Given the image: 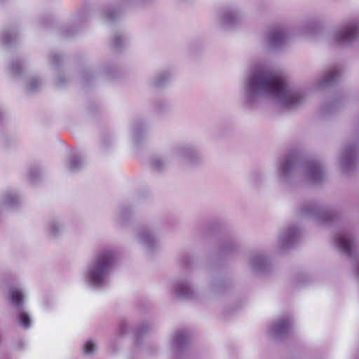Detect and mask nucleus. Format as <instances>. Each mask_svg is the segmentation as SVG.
<instances>
[{"mask_svg":"<svg viewBox=\"0 0 359 359\" xmlns=\"http://www.w3.org/2000/svg\"><path fill=\"white\" fill-rule=\"evenodd\" d=\"M309 90L291 85L282 76L263 67L252 68L243 82V104L256 109L269 97L275 99L283 108L293 111L306 102Z\"/></svg>","mask_w":359,"mask_h":359,"instance_id":"1","label":"nucleus"},{"mask_svg":"<svg viewBox=\"0 0 359 359\" xmlns=\"http://www.w3.org/2000/svg\"><path fill=\"white\" fill-rule=\"evenodd\" d=\"M300 172L304 179L313 184L321 183L325 177L324 165L316 159L302 161L295 154H289L278 160L276 165V177L279 183L289 184Z\"/></svg>","mask_w":359,"mask_h":359,"instance_id":"2","label":"nucleus"},{"mask_svg":"<svg viewBox=\"0 0 359 359\" xmlns=\"http://www.w3.org/2000/svg\"><path fill=\"white\" fill-rule=\"evenodd\" d=\"M116 260V251L107 247L97 251L86 267L84 280L91 287H104L109 279Z\"/></svg>","mask_w":359,"mask_h":359,"instance_id":"3","label":"nucleus"},{"mask_svg":"<svg viewBox=\"0 0 359 359\" xmlns=\"http://www.w3.org/2000/svg\"><path fill=\"white\" fill-rule=\"evenodd\" d=\"M0 43L3 48L11 52L7 63L9 76L14 79H20L22 74V57L21 53H16L20 43V23L11 22L0 30Z\"/></svg>","mask_w":359,"mask_h":359,"instance_id":"4","label":"nucleus"},{"mask_svg":"<svg viewBox=\"0 0 359 359\" xmlns=\"http://www.w3.org/2000/svg\"><path fill=\"white\" fill-rule=\"evenodd\" d=\"M332 244L339 253L351 259L353 270L359 279V250L353 234L347 229H340L333 237Z\"/></svg>","mask_w":359,"mask_h":359,"instance_id":"5","label":"nucleus"},{"mask_svg":"<svg viewBox=\"0 0 359 359\" xmlns=\"http://www.w3.org/2000/svg\"><path fill=\"white\" fill-rule=\"evenodd\" d=\"M299 214L302 217L322 224L337 220L340 216L335 209L316 201L303 203L299 208Z\"/></svg>","mask_w":359,"mask_h":359,"instance_id":"6","label":"nucleus"},{"mask_svg":"<svg viewBox=\"0 0 359 359\" xmlns=\"http://www.w3.org/2000/svg\"><path fill=\"white\" fill-rule=\"evenodd\" d=\"M332 40L334 44L340 46H350L358 41L359 20L352 19L343 23L334 32Z\"/></svg>","mask_w":359,"mask_h":359,"instance_id":"7","label":"nucleus"},{"mask_svg":"<svg viewBox=\"0 0 359 359\" xmlns=\"http://www.w3.org/2000/svg\"><path fill=\"white\" fill-rule=\"evenodd\" d=\"M244 19V12L237 4L226 6L217 12L216 16L217 23L222 29L235 27L242 24Z\"/></svg>","mask_w":359,"mask_h":359,"instance_id":"8","label":"nucleus"},{"mask_svg":"<svg viewBox=\"0 0 359 359\" xmlns=\"http://www.w3.org/2000/svg\"><path fill=\"white\" fill-rule=\"evenodd\" d=\"M359 163V143L348 142L340 152L339 165L345 175L351 174Z\"/></svg>","mask_w":359,"mask_h":359,"instance_id":"9","label":"nucleus"},{"mask_svg":"<svg viewBox=\"0 0 359 359\" xmlns=\"http://www.w3.org/2000/svg\"><path fill=\"white\" fill-rule=\"evenodd\" d=\"M288 30L282 25L269 28L265 33L264 46L271 51L280 50L287 43Z\"/></svg>","mask_w":359,"mask_h":359,"instance_id":"10","label":"nucleus"},{"mask_svg":"<svg viewBox=\"0 0 359 359\" xmlns=\"http://www.w3.org/2000/svg\"><path fill=\"white\" fill-rule=\"evenodd\" d=\"M172 154L182 162L189 166L201 163V158L196 149L189 144L179 145L172 150Z\"/></svg>","mask_w":359,"mask_h":359,"instance_id":"11","label":"nucleus"},{"mask_svg":"<svg viewBox=\"0 0 359 359\" xmlns=\"http://www.w3.org/2000/svg\"><path fill=\"white\" fill-rule=\"evenodd\" d=\"M301 231L295 225H288L283 229L278 236V248L287 250L293 248L299 241Z\"/></svg>","mask_w":359,"mask_h":359,"instance_id":"12","label":"nucleus"},{"mask_svg":"<svg viewBox=\"0 0 359 359\" xmlns=\"http://www.w3.org/2000/svg\"><path fill=\"white\" fill-rule=\"evenodd\" d=\"M6 299L10 307L18 316V323L22 326V289L19 286H9Z\"/></svg>","mask_w":359,"mask_h":359,"instance_id":"13","label":"nucleus"},{"mask_svg":"<svg viewBox=\"0 0 359 359\" xmlns=\"http://www.w3.org/2000/svg\"><path fill=\"white\" fill-rule=\"evenodd\" d=\"M292 323V318L289 315L280 317L271 324L269 333L276 339H284L288 335Z\"/></svg>","mask_w":359,"mask_h":359,"instance_id":"14","label":"nucleus"},{"mask_svg":"<svg viewBox=\"0 0 359 359\" xmlns=\"http://www.w3.org/2000/svg\"><path fill=\"white\" fill-rule=\"evenodd\" d=\"M248 264L252 273L262 274L270 268V262L265 254L260 252H252L248 258Z\"/></svg>","mask_w":359,"mask_h":359,"instance_id":"15","label":"nucleus"},{"mask_svg":"<svg viewBox=\"0 0 359 359\" xmlns=\"http://www.w3.org/2000/svg\"><path fill=\"white\" fill-rule=\"evenodd\" d=\"M137 240L149 252H152L158 247V240L154 231L149 227H143L140 229Z\"/></svg>","mask_w":359,"mask_h":359,"instance_id":"16","label":"nucleus"},{"mask_svg":"<svg viewBox=\"0 0 359 359\" xmlns=\"http://www.w3.org/2000/svg\"><path fill=\"white\" fill-rule=\"evenodd\" d=\"M341 71L338 67H332L327 69L316 82L318 88L330 86L337 82L341 76Z\"/></svg>","mask_w":359,"mask_h":359,"instance_id":"17","label":"nucleus"},{"mask_svg":"<svg viewBox=\"0 0 359 359\" xmlns=\"http://www.w3.org/2000/svg\"><path fill=\"white\" fill-rule=\"evenodd\" d=\"M175 292L178 298L194 299L195 291L187 280H179L175 285Z\"/></svg>","mask_w":359,"mask_h":359,"instance_id":"18","label":"nucleus"},{"mask_svg":"<svg viewBox=\"0 0 359 359\" xmlns=\"http://www.w3.org/2000/svg\"><path fill=\"white\" fill-rule=\"evenodd\" d=\"M189 341V334L187 330H179L175 334L172 339V346L177 351H183Z\"/></svg>","mask_w":359,"mask_h":359,"instance_id":"19","label":"nucleus"},{"mask_svg":"<svg viewBox=\"0 0 359 359\" xmlns=\"http://www.w3.org/2000/svg\"><path fill=\"white\" fill-rule=\"evenodd\" d=\"M63 230V225L57 219H51L46 225L47 233L53 238H57L62 234Z\"/></svg>","mask_w":359,"mask_h":359,"instance_id":"20","label":"nucleus"},{"mask_svg":"<svg viewBox=\"0 0 359 359\" xmlns=\"http://www.w3.org/2000/svg\"><path fill=\"white\" fill-rule=\"evenodd\" d=\"M84 165L83 156L80 153H73L68 158V169L72 171H78Z\"/></svg>","mask_w":359,"mask_h":359,"instance_id":"21","label":"nucleus"},{"mask_svg":"<svg viewBox=\"0 0 359 359\" xmlns=\"http://www.w3.org/2000/svg\"><path fill=\"white\" fill-rule=\"evenodd\" d=\"M132 130L133 139L135 142L138 143L147 131V125L142 120L137 121L133 124Z\"/></svg>","mask_w":359,"mask_h":359,"instance_id":"22","label":"nucleus"},{"mask_svg":"<svg viewBox=\"0 0 359 359\" xmlns=\"http://www.w3.org/2000/svg\"><path fill=\"white\" fill-rule=\"evenodd\" d=\"M239 249V245L233 240L224 241L219 248L220 252L224 255H231Z\"/></svg>","mask_w":359,"mask_h":359,"instance_id":"23","label":"nucleus"},{"mask_svg":"<svg viewBox=\"0 0 359 359\" xmlns=\"http://www.w3.org/2000/svg\"><path fill=\"white\" fill-rule=\"evenodd\" d=\"M171 78V73L165 71L157 74L152 79L151 85L154 87H162L169 82Z\"/></svg>","mask_w":359,"mask_h":359,"instance_id":"24","label":"nucleus"},{"mask_svg":"<svg viewBox=\"0 0 359 359\" xmlns=\"http://www.w3.org/2000/svg\"><path fill=\"white\" fill-rule=\"evenodd\" d=\"M122 13L123 11L119 6L117 8L109 7L104 13V18L107 21L113 22L121 16Z\"/></svg>","mask_w":359,"mask_h":359,"instance_id":"25","label":"nucleus"},{"mask_svg":"<svg viewBox=\"0 0 359 359\" xmlns=\"http://www.w3.org/2000/svg\"><path fill=\"white\" fill-rule=\"evenodd\" d=\"M126 43V38L122 33H116L113 37V46L115 49L119 50Z\"/></svg>","mask_w":359,"mask_h":359,"instance_id":"26","label":"nucleus"},{"mask_svg":"<svg viewBox=\"0 0 359 359\" xmlns=\"http://www.w3.org/2000/svg\"><path fill=\"white\" fill-rule=\"evenodd\" d=\"M151 165L156 170L161 171L166 166V161L160 156H154L151 160Z\"/></svg>","mask_w":359,"mask_h":359,"instance_id":"27","label":"nucleus"},{"mask_svg":"<svg viewBox=\"0 0 359 359\" xmlns=\"http://www.w3.org/2000/svg\"><path fill=\"white\" fill-rule=\"evenodd\" d=\"M29 180L31 183H36L42 177V172L39 168H30L28 171Z\"/></svg>","mask_w":359,"mask_h":359,"instance_id":"28","label":"nucleus"},{"mask_svg":"<svg viewBox=\"0 0 359 359\" xmlns=\"http://www.w3.org/2000/svg\"><path fill=\"white\" fill-rule=\"evenodd\" d=\"M50 61L54 69L57 71L63 61L62 56L59 55L57 53H52L50 56Z\"/></svg>","mask_w":359,"mask_h":359,"instance_id":"29","label":"nucleus"},{"mask_svg":"<svg viewBox=\"0 0 359 359\" xmlns=\"http://www.w3.org/2000/svg\"><path fill=\"white\" fill-rule=\"evenodd\" d=\"M315 27V21L309 20L304 22L302 27L301 33L302 34L309 35L312 33Z\"/></svg>","mask_w":359,"mask_h":359,"instance_id":"30","label":"nucleus"},{"mask_svg":"<svg viewBox=\"0 0 359 359\" xmlns=\"http://www.w3.org/2000/svg\"><path fill=\"white\" fill-rule=\"evenodd\" d=\"M263 178V174L260 172L256 171L250 175L249 181L252 186L256 187L262 182Z\"/></svg>","mask_w":359,"mask_h":359,"instance_id":"31","label":"nucleus"},{"mask_svg":"<svg viewBox=\"0 0 359 359\" xmlns=\"http://www.w3.org/2000/svg\"><path fill=\"white\" fill-rule=\"evenodd\" d=\"M40 86L41 82L36 77H32L27 81V90L30 93L35 92Z\"/></svg>","mask_w":359,"mask_h":359,"instance_id":"32","label":"nucleus"},{"mask_svg":"<svg viewBox=\"0 0 359 359\" xmlns=\"http://www.w3.org/2000/svg\"><path fill=\"white\" fill-rule=\"evenodd\" d=\"M132 215V210L128 205H122L120 207V219L122 222L127 220Z\"/></svg>","mask_w":359,"mask_h":359,"instance_id":"33","label":"nucleus"},{"mask_svg":"<svg viewBox=\"0 0 359 359\" xmlns=\"http://www.w3.org/2000/svg\"><path fill=\"white\" fill-rule=\"evenodd\" d=\"M96 348L95 344L91 341H87L83 346V351L85 355H91L94 353Z\"/></svg>","mask_w":359,"mask_h":359,"instance_id":"34","label":"nucleus"},{"mask_svg":"<svg viewBox=\"0 0 359 359\" xmlns=\"http://www.w3.org/2000/svg\"><path fill=\"white\" fill-rule=\"evenodd\" d=\"M151 323L149 322H144L141 323L137 329L136 335L137 337H140L144 335L147 330L151 328Z\"/></svg>","mask_w":359,"mask_h":359,"instance_id":"35","label":"nucleus"},{"mask_svg":"<svg viewBox=\"0 0 359 359\" xmlns=\"http://www.w3.org/2000/svg\"><path fill=\"white\" fill-rule=\"evenodd\" d=\"M123 4L126 6H140L146 5L150 2H151L153 0H123Z\"/></svg>","mask_w":359,"mask_h":359,"instance_id":"36","label":"nucleus"},{"mask_svg":"<svg viewBox=\"0 0 359 359\" xmlns=\"http://www.w3.org/2000/svg\"><path fill=\"white\" fill-rule=\"evenodd\" d=\"M338 104V101L334 100L333 102L329 104H325L323 107L322 110L324 114H330L335 109Z\"/></svg>","mask_w":359,"mask_h":359,"instance_id":"37","label":"nucleus"},{"mask_svg":"<svg viewBox=\"0 0 359 359\" xmlns=\"http://www.w3.org/2000/svg\"><path fill=\"white\" fill-rule=\"evenodd\" d=\"M32 320L30 317V316L24 311V316H23V326L24 330L29 329L32 327Z\"/></svg>","mask_w":359,"mask_h":359,"instance_id":"38","label":"nucleus"},{"mask_svg":"<svg viewBox=\"0 0 359 359\" xmlns=\"http://www.w3.org/2000/svg\"><path fill=\"white\" fill-rule=\"evenodd\" d=\"M0 140L2 142V144H4L5 146H8L10 143H12L13 142V139H11V141L9 142L8 140L7 135L4 132L1 133L0 134Z\"/></svg>","mask_w":359,"mask_h":359,"instance_id":"39","label":"nucleus"},{"mask_svg":"<svg viewBox=\"0 0 359 359\" xmlns=\"http://www.w3.org/2000/svg\"><path fill=\"white\" fill-rule=\"evenodd\" d=\"M65 79L61 74H58L56 76L55 85L57 86H62L65 83Z\"/></svg>","mask_w":359,"mask_h":359,"instance_id":"40","label":"nucleus"},{"mask_svg":"<svg viewBox=\"0 0 359 359\" xmlns=\"http://www.w3.org/2000/svg\"><path fill=\"white\" fill-rule=\"evenodd\" d=\"M91 75H92V72L90 70L85 71L82 74V80L83 81V82L86 83H88V81H89L88 76H90Z\"/></svg>","mask_w":359,"mask_h":359,"instance_id":"41","label":"nucleus"},{"mask_svg":"<svg viewBox=\"0 0 359 359\" xmlns=\"http://www.w3.org/2000/svg\"><path fill=\"white\" fill-rule=\"evenodd\" d=\"M4 121V109L1 104H0V126Z\"/></svg>","mask_w":359,"mask_h":359,"instance_id":"42","label":"nucleus"},{"mask_svg":"<svg viewBox=\"0 0 359 359\" xmlns=\"http://www.w3.org/2000/svg\"><path fill=\"white\" fill-rule=\"evenodd\" d=\"M155 106L158 110H162L165 108L166 103L164 101H161L159 103H156Z\"/></svg>","mask_w":359,"mask_h":359,"instance_id":"43","label":"nucleus"},{"mask_svg":"<svg viewBox=\"0 0 359 359\" xmlns=\"http://www.w3.org/2000/svg\"><path fill=\"white\" fill-rule=\"evenodd\" d=\"M62 34L65 37H69L72 36V32L71 31V33H69V32L63 31Z\"/></svg>","mask_w":359,"mask_h":359,"instance_id":"44","label":"nucleus"},{"mask_svg":"<svg viewBox=\"0 0 359 359\" xmlns=\"http://www.w3.org/2000/svg\"><path fill=\"white\" fill-rule=\"evenodd\" d=\"M212 283H225V281L223 279L217 278V279L215 280Z\"/></svg>","mask_w":359,"mask_h":359,"instance_id":"45","label":"nucleus"},{"mask_svg":"<svg viewBox=\"0 0 359 359\" xmlns=\"http://www.w3.org/2000/svg\"><path fill=\"white\" fill-rule=\"evenodd\" d=\"M355 130H356L357 134L359 136V120L358 121V122L355 124Z\"/></svg>","mask_w":359,"mask_h":359,"instance_id":"46","label":"nucleus"},{"mask_svg":"<svg viewBox=\"0 0 359 359\" xmlns=\"http://www.w3.org/2000/svg\"><path fill=\"white\" fill-rule=\"evenodd\" d=\"M4 1V0H0V2H1V1Z\"/></svg>","mask_w":359,"mask_h":359,"instance_id":"47","label":"nucleus"}]
</instances>
